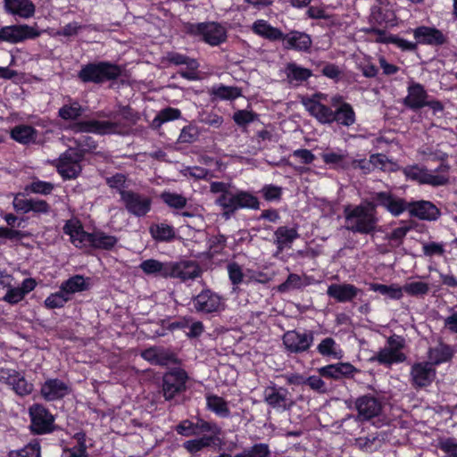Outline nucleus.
<instances>
[{
	"mask_svg": "<svg viewBox=\"0 0 457 457\" xmlns=\"http://www.w3.org/2000/svg\"><path fill=\"white\" fill-rule=\"evenodd\" d=\"M329 105H318V122L322 125L337 123L349 128L356 122V113L353 105L343 96L337 94L328 101Z\"/></svg>",
	"mask_w": 457,
	"mask_h": 457,
	"instance_id": "nucleus-1",
	"label": "nucleus"
},
{
	"mask_svg": "<svg viewBox=\"0 0 457 457\" xmlns=\"http://www.w3.org/2000/svg\"><path fill=\"white\" fill-rule=\"evenodd\" d=\"M346 229L361 235H370L377 231L378 218L375 213H369L363 204H347L344 207Z\"/></svg>",
	"mask_w": 457,
	"mask_h": 457,
	"instance_id": "nucleus-2",
	"label": "nucleus"
},
{
	"mask_svg": "<svg viewBox=\"0 0 457 457\" xmlns=\"http://www.w3.org/2000/svg\"><path fill=\"white\" fill-rule=\"evenodd\" d=\"M216 204L221 207L222 216L228 220L237 210L249 209L259 210L260 201L257 196L249 191L237 190L231 192L226 198L225 195H220L215 201Z\"/></svg>",
	"mask_w": 457,
	"mask_h": 457,
	"instance_id": "nucleus-3",
	"label": "nucleus"
},
{
	"mask_svg": "<svg viewBox=\"0 0 457 457\" xmlns=\"http://www.w3.org/2000/svg\"><path fill=\"white\" fill-rule=\"evenodd\" d=\"M121 74V68L108 62H90L83 65L78 78L84 83H103L115 79Z\"/></svg>",
	"mask_w": 457,
	"mask_h": 457,
	"instance_id": "nucleus-4",
	"label": "nucleus"
},
{
	"mask_svg": "<svg viewBox=\"0 0 457 457\" xmlns=\"http://www.w3.org/2000/svg\"><path fill=\"white\" fill-rule=\"evenodd\" d=\"M188 32L194 36L202 37L203 41L212 46H218L228 38L227 29L217 21L191 23Z\"/></svg>",
	"mask_w": 457,
	"mask_h": 457,
	"instance_id": "nucleus-5",
	"label": "nucleus"
},
{
	"mask_svg": "<svg viewBox=\"0 0 457 457\" xmlns=\"http://www.w3.org/2000/svg\"><path fill=\"white\" fill-rule=\"evenodd\" d=\"M188 380L187 371L179 367L170 369L162 376V390L165 400H172L176 395L186 391Z\"/></svg>",
	"mask_w": 457,
	"mask_h": 457,
	"instance_id": "nucleus-6",
	"label": "nucleus"
},
{
	"mask_svg": "<svg viewBox=\"0 0 457 457\" xmlns=\"http://www.w3.org/2000/svg\"><path fill=\"white\" fill-rule=\"evenodd\" d=\"M402 172L407 181L416 182L419 185H428L438 187L447 185V179L445 176H433L426 166L420 164L406 165Z\"/></svg>",
	"mask_w": 457,
	"mask_h": 457,
	"instance_id": "nucleus-7",
	"label": "nucleus"
},
{
	"mask_svg": "<svg viewBox=\"0 0 457 457\" xmlns=\"http://www.w3.org/2000/svg\"><path fill=\"white\" fill-rule=\"evenodd\" d=\"M314 340V331L296 329L288 330L282 337L283 345L288 353H303L308 352Z\"/></svg>",
	"mask_w": 457,
	"mask_h": 457,
	"instance_id": "nucleus-8",
	"label": "nucleus"
},
{
	"mask_svg": "<svg viewBox=\"0 0 457 457\" xmlns=\"http://www.w3.org/2000/svg\"><path fill=\"white\" fill-rule=\"evenodd\" d=\"M73 133H94L107 135L120 133V124L116 120H99L96 119L77 121L70 126Z\"/></svg>",
	"mask_w": 457,
	"mask_h": 457,
	"instance_id": "nucleus-9",
	"label": "nucleus"
},
{
	"mask_svg": "<svg viewBox=\"0 0 457 457\" xmlns=\"http://www.w3.org/2000/svg\"><path fill=\"white\" fill-rule=\"evenodd\" d=\"M264 403L278 412H284L293 405L290 392L287 388L270 382L263 391Z\"/></svg>",
	"mask_w": 457,
	"mask_h": 457,
	"instance_id": "nucleus-10",
	"label": "nucleus"
},
{
	"mask_svg": "<svg viewBox=\"0 0 457 457\" xmlns=\"http://www.w3.org/2000/svg\"><path fill=\"white\" fill-rule=\"evenodd\" d=\"M40 31L37 26L27 24L9 25L0 28V43L19 44L28 39L39 37Z\"/></svg>",
	"mask_w": 457,
	"mask_h": 457,
	"instance_id": "nucleus-11",
	"label": "nucleus"
},
{
	"mask_svg": "<svg viewBox=\"0 0 457 457\" xmlns=\"http://www.w3.org/2000/svg\"><path fill=\"white\" fill-rule=\"evenodd\" d=\"M83 154L77 149L70 148L59 157L56 164L58 173L64 179H75L81 171L80 162Z\"/></svg>",
	"mask_w": 457,
	"mask_h": 457,
	"instance_id": "nucleus-12",
	"label": "nucleus"
},
{
	"mask_svg": "<svg viewBox=\"0 0 457 457\" xmlns=\"http://www.w3.org/2000/svg\"><path fill=\"white\" fill-rule=\"evenodd\" d=\"M354 408L357 411L356 420L365 422L380 415L382 411L381 401L370 394L359 396L354 401Z\"/></svg>",
	"mask_w": 457,
	"mask_h": 457,
	"instance_id": "nucleus-13",
	"label": "nucleus"
},
{
	"mask_svg": "<svg viewBox=\"0 0 457 457\" xmlns=\"http://www.w3.org/2000/svg\"><path fill=\"white\" fill-rule=\"evenodd\" d=\"M436 377V370L431 363L425 361L414 362L410 370V383L415 389L429 386Z\"/></svg>",
	"mask_w": 457,
	"mask_h": 457,
	"instance_id": "nucleus-14",
	"label": "nucleus"
},
{
	"mask_svg": "<svg viewBox=\"0 0 457 457\" xmlns=\"http://www.w3.org/2000/svg\"><path fill=\"white\" fill-rule=\"evenodd\" d=\"M413 37L418 46H430L432 47H440L448 43V37L439 29L432 26H418L411 29Z\"/></svg>",
	"mask_w": 457,
	"mask_h": 457,
	"instance_id": "nucleus-15",
	"label": "nucleus"
},
{
	"mask_svg": "<svg viewBox=\"0 0 457 457\" xmlns=\"http://www.w3.org/2000/svg\"><path fill=\"white\" fill-rule=\"evenodd\" d=\"M0 382L11 386L21 396L28 395L33 390V385L29 383L21 373L13 369L1 368Z\"/></svg>",
	"mask_w": 457,
	"mask_h": 457,
	"instance_id": "nucleus-16",
	"label": "nucleus"
},
{
	"mask_svg": "<svg viewBox=\"0 0 457 457\" xmlns=\"http://www.w3.org/2000/svg\"><path fill=\"white\" fill-rule=\"evenodd\" d=\"M30 428L36 434H46L52 430L54 416L41 404H33L29 409Z\"/></svg>",
	"mask_w": 457,
	"mask_h": 457,
	"instance_id": "nucleus-17",
	"label": "nucleus"
},
{
	"mask_svg": "<svg viewBox=\"0 0 457 457\" xmlns=\"http://www.w3.org/2000/svg\"><path fill=\"white\" fill-rule=\"evenodd\" d=\"M175 430L179 435L187 437L197 436L204 432H221L220 427L216 422H210L202 418H197L196 422L184 420L176 426Z\"/></svg>",
	"mask_w": 457,
	"mask_h": 457,
	"instance_id": "nucleus-18",
	"label": "nucleus"
},
{
	"mask_svg": "<svg viewBox=\"0 0 457 457\" xmlns=\"http://www.w3.org/2000/svg\"><path fill=\"white\" fill-rule=\"evenodd\" d=\"M378 204L393 217H399L408 209V201L392 191H378Z\"/></svg>",
	"mask_w": 457,
	"mask_h": 457,
	"instance_id": "nucleus-19",
	"label": "nucleus"
},
{
	"mask_svg": "<svg viewBox=\"0 0 457 457\" xmlns=\"http://www.w3.org/2000/svg\"><path fill=\"white\" fill-rule=\"evenodd\" d=\"M192 302L196 312L208 314L220 311L221 297L211 289H204L193 298Z\"/></svg>",
	"mask_w": 457,
	"mask_h": 457,
	"instance_id": "nucleus-20",
	"label": "nucleus"
},
{
	"mask_svg": "<svg viewBox=\"0 0 457 457\" xmlns=\"http://www.w3.org/2000/svg\"><path fill=\"white\" fill-rule=\"evenodd\" d=\"M358 372L359 370L350 362H337L318 369L320 377L333 380L353 378Z\"/></svg>",
	"mask_w": 457,
	"mask_h": 457,
	"instance_id": "nucleus-21",
	"label": "nucleus"
},
{
	"mask_svg": "<svg viewBox=\"0 0 457 457\" xmlns=\"http://www.w3.org/2000/svg\"><path fill=\"white\" fill-rule=\"evenodd\" d=\"M63 233L70 237L71 243L77 248H87L90 242V234L84 230L78 219L68 220L63 228Z\"/></svg>",
	"mask_w": 457,
	"mask_h": 457,
	"instance_id": "nucleus-22",
	"label": "nucleus"
},
{
	"mask_svg": "<svg viewBox=\"0 0 457 457\" xmlns=\"http://www.w3.org/2000/svg\"><path fill=\"white\" fill-rule=\"evenodd\" d=\"M410 216L416 217L423 220H436L439 218L440 210L430 201L418 200L408 202Z\"/></svg>",
	"mask_w": 457,
	"mask_h": 457,
	"instance_id": "nucleus-23",
	"label": "nucleus"
},
{
	"mask_svg": "<svg viewBox=\"0 0 457 457\" xmlns=\"http://www.w3.org/2000/svg\"><path fill=\"white\" fill-rule=\"evenodd\" d=\"M201 274L202 270L196 262H170V278L187 281L189 279H195L200 277Z\"/></svg>",
	"mask_w": 457,
	"mask_h": 457,
	"instance_id": "nucleus-24",
	"label": "nucleus"
},
{
	"mask_svg": "<svg viewBox=\"0 0 457 457\" xmlns=\"http://www.w3.org/2000/svg\"><path fill=\"white\" fill-rule=\"evenodd\" d=\"M428 94L424 86L419 82H411L407 87V96L403 98V104L412 111H418L425 107Z\"/></svg>",
	"mask_w": 457,
	"mask_h": 457,
	"instance_id": "nucleus-25",
	"label": "nucleus"
},
{
	"mask_svg": "<svg viewBox=\"0 0 457 457\" xmlns=\"http://www.w3.org/2000/svg\"><path fill=\"white\" fill-rule=\"evenodd\" d=\"M69 393L68 384L58 378L46 379L40 388L42 397L48 402L62 399Z\"/></svg>",
	"mask_w": 457,
	"mask_h": 457,
	"instance_id": "nucleus-26",
	"label": "nucleus"
},
{
	"mask_svg": "<svg viewBox=\"0 0 457 457\" xmlns=\"http://www.w3.org/2000/svg\"><path fill=\"white\" fill-rule=\"evenodd\" d=\"M360 293H361V289L349 283H333L327 289L328 297L333 298L337 303L353 302Z\"/></svg>",
	"mask_w": 457,
	"mask_h": 457,
	"instance_id": "nucleus-27",
	"label": "nucleus"
},
{
	"mask_svg": "<svg viewBox=\"0 0 457 457\" xmlns=\"http://www.w3.org/2000/svg\"><path fill=\"white\" fill-rule=\"evenodd\" d=\"M148 232L156 244H169L177 239L176 228L166 221L152 222Z\"/></svg>",
	"mask_w": 457,
	"mask_h": 457,
	"instance_id": "nucleus-28",
	"label": "nucleus"
},
{
	"mask_svg": "<svg viewBox=\"0 0 457 457\" xmlns=\"http://www.w3.org/2000/svg\"><path fill=\"white\" fill-rule=\"evenodd\" d=\"M4 7L7 13L21 19H29L36 12V6L31 0H4Z\"/></svg>",
	"mask_w": 457,
	"mask_h": 457,
	"instance_id": "nucleus-29",
	"label": "nucleus"
},
{
	"mask_svg": "<svg viewBox=\"0 0 457 457\" xmlns=\"http://www.w3.org/2000/svg\"><path fill=\"white\" fill-rule=\"evenodd\" d=\"M286 49H293L301 52H309L312 47V38L310 35L293 30L288 34L283 33V38Z\"/></svg>",
	"mask_w": 457,
	"mask_h": 457,
	"instance_id": "nucleus-30",
	"label": "nucleus"
},
{
	"mask_svg": "<svg viewBox=\"0 0 457 457\" xmlns=\"http://www.w3.org/2000/svg\"><path fill=\"white\" fill-rule=\"evenodd\" d=\"M453 350L450 345L441 342L437 346L428 349V361H427L436 368L442 363L450 361L453 357Z\"/></svg>",
	"mask_w": 457,
	"mask_h": 457,
	"instance_id": "nucleus-31",
	"label": "nucleus"
},
{
	"mask_svg": "<svg viewBox=\"0 0 457 457\" xmlns=\"http://www.w3.org/2000/svg\"><path fill=\"white\" fill-rule=\"evenodd\" d=\"M275 245L279 252L287 247H290L292 243L297 239L300 235L298 233L297 226L288 228L287 226H280L274 231Z\"/></svg>",
	"mask_w": 457,
	"mask_h": 457,
	"instance_id": "nucleus-32",
	"label": "nucleus"
},
{
	"mask_svg": "<svg viewBox=\"0 0 457 457\" xmlns=\"http://www.w3.org/2000/svg\"><path fill=\"white\" fill-rule=\"evenodd\" d=\"M285 72L287 81L296 85L307 81L312 76V71L310 69L302 67L294 62L287 63Z\"/></svg>",
	"mask_w": 457,
	"mask_h": 457,
	"instance_id": "nucleus-33",
	"label": "nucleus"
},
{
	"mask_svg": "<svg viewBox=\"0 0 457 457\" xmlns=\"http://www.w3.org/2000/svg\"><path fill=\"white\" fill-rule=\"evenodd\" d=\"M252 30L254 34L270 41H277L283 38V32L279 29L271 26L265 20L255 21L252 26Z\"/></svg>",
	"mask_w": 457,
	"mask_h": 457,
	"instance_id": "nucleus-34",
	"label": "nucleus"
},
{
	"mask_svg": "<svg viewBox=\"0 0 457 457\" xmlns=\"http://www.w3.org/2000/svg\"><path fill=\"white\" fill-rule=\"evenodd\" d=\"M10 136L14 141L22 144L29 145L36 142L37 138V131L29 125H17L10 131Z\"/></svg>",
	"mask_w": 457,
	"mask_h": 457,
	"instance_id": "nucleus-35",
	"label": "nucleus"
},
{
	"mask_svg": "<svg viewBox=\"0 0 457 457\" xmlns=\"http://www.w3.org/2000/svg\"><path fill=\"white\" fill-rule=\"evenodd\" d=\"M145 360L152 364L160 366H166L176 361L175 355L162 348L145 349Z\"/></svg>",
	"mask_w": 457,
	"mask_h": 457,
	"instance_id": "nucleus-36",
	"label": "nucleus"
},
{
	"mask_svg": "<svg viewBox=\"0 0 457 457\" xmlns=\"http://www.w3.org/2000/svg\"><path fill=\"white\" fill-rule=\"evenodd\" d=\"M205 400L209 411L221 418L229 417L230 410L228 402L223 397L213 394H206Z\"/></svg>",
	"mask_w": 457,
	"mask_h": 457,
	"instance_id": "nucleus-37",
	"label": "nucleus"
},
{
	"mask_svg": "<svg viewBox=\"0 0 457 457\" xmlns=\"http://www.w3.org/2000/svg\"><path fill=\"white\" fill-rule=\"evenodd\" d=\"M406 360V355L402 352H396L389 348L380 349L370 361H378L385 366H391L394 363H402Z\"/></svg>",
	"mask_w": 457,
	"mask_h": 457,
	"instance_id": "nucleus-38",
	"label": "nucleus"
},
{
	"mask_svg": "<svg viewBox=\"0 0 457 457\" xmlns=\"http://www.w3.org/2000/svg\"><path fill=\"white\" fill-rule=\"evenodd\" d=\"M395 13L387 6L373 5L370 9V22L378 26L387 25L395 19Z\"/></svg>",
	"mask_w": 457,
	"mask_h": 457,
	"instance_id": "nucleus-39",
	"label": "nucleus"
},
{
	"mask_svg": "<svg viewBox=\"0 0 457 457\" xmlns=\"http://www.w3.org/2000/svg\"><path fill=\"white\" fill-rule=\"evenodd\" d=\"M118 239L114 236L108 235L101 230L90 234L88 247L95 249L111 250L117 244Z\"/></svg>",
	"mask_w": 457,
	"mask_h": 457,
	"instance_id": "nucleus-40",
	"label": "nucleus"
},
{
	"mask_svg": "<svg viewBox=\"0 0 457 457\" xmlns=\"http://www.w3.org/2000/svg\"><path fill=\"white\" fill-rule=\"evenodd\" d=\"M145 274L162 278H170V262H162L155 259L145 260Z\"/></svg>",
	"mask_w": 457,
	"mask_h": 457,
	"instance_id": "nucleus-41",
	"label": "nucleus"
},
{
	"mask_svg": "<svg viewBox=\"0 0 457 457\" xmlns=\"http://www.w3.org/2000/svg\"><path fill=\"white\" fill-rule=\"evenodd\" d=\"M320 156L324 163L333 169L347 170L349 168V163L346 161V151L339 150L338 152H324Z\"/></svg>",
	"mask_w": 457,
	"mask_h": 457,
	"instance_id": "nucleus-42",
	"label": "nucleus"
},
{
	"mask_svg": "<svg viewBox=\"0 0 457 457\" xmlns=\"http://www.w3.org/2000/svg\"><path fill=\"white\" fill-rule=\"evenodd\" d=\"M317 352L324 356L336 360L343 358V351L333 337H325L317 345Z\"/></svg>",
	"mask_w": 457,
	"mask_h": 457,
	"instance_id": "nucleus-43",
	"label": "nucleus"
},
{
	"mask_svg": "<svg viewBox=\"0 0 457 457\" xmlns=\"http://www.w3.org/2000/svg\"><path fill=\"white\" fill-rule=\"evenodd\" d=\"M60 288L71 300L74 294L86 290L87 286L83 276L75 275L63 281Z\"/></svg>",
	"mask_w": 457,
	"mask_h": 457,
	"instance_id": "nucleus-44",
	"label": "nucleus"
},
{
	"mask_svg": "<svg viewBox=\"0 0 457 457\" xmlns=\"http://www.w3.org/2000/svg\"><path fill=\"white\" fill-rule=\"evenodd\" d=\"M211 96L219 100H235L242 96V90L238 87L220 84L212 87Z\"/></svg>",
	"mask_w": 457,
	"mask_h": 457,
	"instance_id": "nucleus-45",
	"label": "nucleus"
},
{
	"mask_svg": "<svg viewBox=\"0 0 457 457\" xmlns=\"http://www.w3.org/2000/svg\"><path fill=\"white\" fill-rule=\"evenodd\" d=\"M181 117V111L178 108L166 107L161 110L154 119L152 120L150 126L153 129H159L162 124L169 121L178 120Z\"/></svg>",
	"mask_w": 457,
	"mask_h": 457,
	"instance_id": "nucleus-46",
	"label": "nucleus"
},
{
	"mask_svg": "<svg viewBox=\"0 0 457 457\" xmlns=\"http://www.w3.org/2000/svg\"><path fill=\"white\" fill-rule=\"evenodd\" d=\"M323 102H328V95L321 92L314 93L311 97L302 100L303 105L305 107L309 114L318 121V105H326Z\"/></svg>",
	"mask_w": 457,
	"mask_h": 457,
	"instance_id": "nucleus-47",
	"label": "nucleus"
},
{
	"mask_svg": "<svg viewBox=\"0 0 457 457\" xmlns=\"http://www.w3.org/2000/svg\"><path fill=\"white\" fill-rule=\"evenodd\" d=\"M192 320L191 318H184L180 320H176L173 322L162 320V325L158 327L154 332L153 335H146L145 333V337H162L165 336L167 331H173L175 329H184L188 327V322Z\"/></svg>",
	"mask_w": 457,
	"mask_h": 457,
	"instance_id": "nucleus-48",
	"label": "nucleus"
},
{
	"mask_svg": "<svg viewBox=\"0 0 457 457\" xmlns=\"http://www.w3.org/2000/svg\"><path fill=\"white\" fill-rule=\"evenodd\" d=\"M83 107L78 101H71L63 104L58 111V116L64 120H76L83 112Z\"/></svg>",
	"mask_w": 457,
	"mask_h": 457,
	"instance_id": "nucleus-49",
	"label": "nucleus"
},
{
	"mask_svg": "<svg viewBox=\"0 0 457 457\" xmlns=\"http://www.w3.org/2000/svg\"><path fill=\"white\" fill-rule=\"evenodd\" d=\"M121 199L129 212L137 216H140L143 213V200L139 195L132 191L122 192Z\"/></svg>",
	"mask_w": 457,
	"mask_h": 457,
	"instance_id": "nucleus-50",
	"label": "nucleus"
},
{
	"mask_svg": "<svg viewBox=\"0 0 457 457\" xmlns=\"http://www.w3.org/2000/svg\"><path fill=\"white\" fill-rule=\"evenodd\" d=\"M370 289L383 295H386L393 300H400L403 295L402 287L397 284L384 285L379 283H371Z\"/></svg>",
	"mask_w": 457,
	"mask_h": 457,
	"instance_id": "nucleus-51",
	"label": "nucleus"
},
{
	"mask_svg": "<svg viewBox=\"0 0 457 457\" xmlns=\"http://www.w3.org/2000/svg\"><path fill=\"white\" fill-rule=\"evenodd\" d=\"M164 61L169 64L176 66L187 65L188 69H197L198 67V63L195 59L174 51L168 52L164 57Z\"/></svg>",
	"mask_w": 457,
	"mask_h": 457,
	"instance_id": "nucleus-52",
	"label": "nucleus"
},
{
	"mask_svg": "<svg viewBox=\"0 0 457 457\" xmlns=\"http://www.w3.org/2000/svg\"><path fill=\"white\" fill-rule=\"evenodd\" d=\"M233 457H271V452L267 444L257 443L251 447L245 448L243 452L235 454Z\"/></svg>",
	"mask_w": 457,
	"mask_h": 457,
	"instance_id": "nucleus-53",
	"label": "nucleus"
},
{
	"mask_svg": "<svg viewBox=\"0 0 457 457\" xmlns=\"http://www.w3.org/2000/svg\"><path fill=\"white\" fill-rule=\"evenodd\" d=\"M70 445L71 447L64 451L72 454H87V444L85 433H76L71 438Z\"/></svg>",
	"mask_w": 457,
	"mask_h": 457,
	"instance_id": "nucleus-54",
	"label": "nucleus"
},
{
	"mask_svg": "<svg viewBox=\"0 0 457 457\" xmlns=\"http://www.w3.org/2000/svg\"><path fill=\"white\" fill-rule=\"evenodd\" d=\"M70 300L69 297L60 288L59 291L49 295L44 301V305L47 309L62 308Z\"/></svg>",
	"mask_w": 457,
	"mask_h": 457,
	"instance_id": "nucleus-55",
	"label": "nucleus"
},
{
	"mask_svg": "<svg viewBox=\"0 0 457 457\" xmlns=\"http://www.w3.org/2000/svg\"><path fill=\"white\" fill-rule=\"evenodd\" d=\"M402 289L410 296H423L429 292V286L422 281H413L406 283Z\"/></svg>",
	"mask_w": 457,
	"mask_h": 457,
	"instance_id": "nucleus-56",
	"label": "nucleus"
},
{
	"mask_svg": "<svg viewBox=\"0 0 457 457\" xmlns=\"http://www.w3.org/2000/svg\"><path fill=\"white\" fill-rule=\"evenodd\" d=\"M54 188V184H52L50 182L36 179V180H33L29 185L26 186L25 191L27 193H30V194H39V195H47L52 193Z\"/></svg>",
	"mask_w": 457,
	"mask_h": 457,
	"instance_id": "nucleus-57",
	"label": "nucleus"
},
{
	"mask_svg": "<svg viewBox=\"0 0 457 457\" xmlns=\"http://www.w3.org/2000/svg\"><path fill=\"white\" fill-rule=\"evenodd\" d=\"M263 199L267 202H278L280 201L283 195V189L281 187L266 184L260 190Z\"/></svg>",
	"mask_w": 457,
	"mask_h": 457,
	"instance_id": "nucleus-58",
	"label": "nucleus"
},
{
	"mask_svg": "<svg viewBox=\"0 0 457 457\" xmlns=\"http://www.w3.org/2000/svg\"><path fill=\"white\" fill-rule=\"evenodd\" d=\"M304 287L303 278L300 275L290 273L287 279L278 285V290L280 293L288 292L292 289H301Z\"/></svg>",
	"mask_w": 457,
	"mask_h": 457,
	"instance_id": "nucleus-59",
	"label": "nucleus"
},
{
	"mask_svg": "<svg viewBox=\"0 0 457 457\" xmlns=\"http://www.w3.org/2000/svg\"><path fill=\"white\" fill-rule=\"evenodd\" d=\"M162 199L169 207L173 209H183L187 203L185 196L180 194L171 192L162 193Z\"/></svg>",
	"mask_w": 457,
	"mask_h": 457,
	"instance_id": "nucleus-60",
	"label": "nucleus"
},
{
	"mask_svg": "<svg viewBox=\"0 0 457 457\" xmlns=\"http://www.w3.org/2000/svg\"><path fill=\"white\" fill-rule=\"evenodd\" d=\"M9 457H40L39 444L29 443L20 450L11 451Z\"/></svg>",
	"mask_w": 457,
	"mask_h": 457,
	"instance_id": "nucleus-61",
	"label": "nucleus"
},
{
	"mask_svg": "<svg viewBox=\"0 0 457 457\" xmlns=\"http://www.w3.org/2000/svg\"><path fill=\"white\" fill-rule=\"evenodd\" d=\"M258 119V114L253 111L238 110L234 112L233 120L240 127L248 125Z\"/></svg>",
	"mask_w": 457,
	"mask_h": 457,
	"instance_id": "nucleus-62",
	"label": "nucleus"
},
{
	"mask_svg": "<svg viewBox=\"0 0 457 457\" xmlns=\"http://www.w3.org/2000/svg\"><path fill=\"white\" fill-rule=\"evenodd\" d=\"M209 250L212 255L220 254L227 245V237L221 233L210 237L208 241Z\"/></svg>",
	"mask_w": 457,
	"mask_h": 457,
	"instance_id": "nucleus-63",
	"label": "nucleus"
},
{
	"mask_svg": "<svg viewBox=\"0 0 457 457\" xmlns=\"http://www.w3.org/2000/svg\"><path fill=\"white\" fill-rule=\"evenodd\" d=\"M199 137L198 128L195 125L185 126L179 134V141L184 144H191L195 142Z\"/></svg>",
	"mask_w": 457,
	"mask_h": 457,
	"instance_id": "nucleus-64",
	"label": "nucleus"
}]
</instances>
